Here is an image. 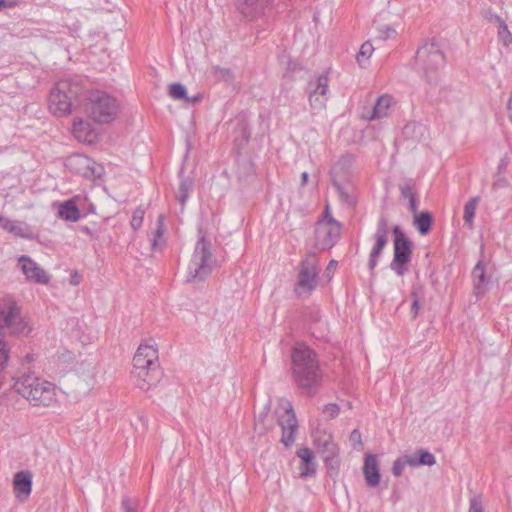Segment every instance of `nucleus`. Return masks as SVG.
Returning a JSON list of instances; mask_svg holds the SVG:
<instances>
[{
  "label": "nucleus",
  "instance_id": "nucleus-1",
  "mask_svg": "<svg viewBox=\"0 0 512 512\" xmlns=\"http://www.w3.org/2000/svg\"><path fill=\"white\" fill-rule=\"evenodd\" d=\"M291 370L298 388L307 396H314L322 384V373L316 353L303 343L294 346Z\"/></svg>",
  "mask_w": 512,
  "mask_h": 512
},
{
  "label": "nucleus",
  "instance_id": "nucleus-2",
  "mask_svg": "<svg viewBox=\"0 0 512 512\" xmlns=\"http://www.w3.org/2000/svg\"><path fill=\"white\" fill-rule=\"evenodd\" d=\"M81 84L73 79H61L48 95V110L55 117L69 116L82 94Z\"/></svg>",
  "mask_w": 512,
  "mask_h": 512
},
{
  "label": "nucleus",
  "instance_id": "nucleus-3",
  "mask_svg": "<svg viewBox=\"0 0 512 512\" xmlns=\"http://www.w3.org/2000/svg\"><path fill=\"white\" fill-rule=\"evenodd\" d=\"M14 388L18 394L34 406L49 407L57 402L54 384L33 373L23 374L19 377L14 383Z\"/></svg>",
  "mask_w": 512,
  "mask_h": 512
},
{
  "label": "nucleus",
  "instance_id": "nucleus-4",
  "mask_svg": "<svg viewBox=\"0 0 512 512\" xmlns=\"http://www.w3.org/2000/svg\"><path fill=\"white\" fill-rule=\"evenodd\" d=\"M86 114L98 124H110L115 121L120 112L119 101L111 94L102 91H91L86 103Z\"/></svg>",
  "mask_w": 512,
  "mask_h": 512
},
{
  "label": "nucleus",
  "instance_id": "nucleus-5",
  "mask_svg": "<svg viewBox=\"0 0 512 512\" xmlns=\"http://www.w3.org/2000/svg\"><path fill=\"white\" fill-rule=\"evenodd\" d=\"M215 265V259L211 252V243L205 236L197 241L191 259L187 267V281H203Z\"/></svg>",
  "mask_w": 512,
  "mask_h": 512
},
{
  "label": "nucleus",
  "instance_id": "nucleus-6",
  "mask_svg": "<svg viewBox=\"0 0 512 512\" xmlns=\"http://www.w3.org/2000/svg\"><path fill=\"white\" fill-rule=\"evenodd\" d=\"M2 330L13 335H28L32 331L28 320L22 317L19 306L10 298L0 299V331Z\"/></svg>",
  "mask_w": 512,
  "mask_h": 512
},
{
  "label": "nucleus",
  "instance_id": "nucleus-7",
  "mask_svg": "<svg viewBox=\"0 0 512 512\" xmlns=\"http://www.w3.org/2000/svg\"><path fill=\"white\" fill-rule=\"evenodd\" d=\"M416 64L423 76L429 82H433L437 72L445 64V56L435 42L425 43L417 51Z\"/></svg>",
  "mask_w": 512,
  "mask_h": 512
},
{
  "label": "nucleus",
  "instance_id": "nucleus-8",
  "mask_svg": "<svg viewBox=\"0 0 512 512\" xmlns=\"http://www.w3.org/2000/svg\"><path fill=\"white\" fill-rule=\"evenodd\" d=\"M318 259L315 254L307 255L300 263L295 292L300 297H307L318 283Z\"/></svg>",
  "mask_w": 512,
  "mask_h": 512
},
{
  "label": "nucleus",
  "instance_id": "nucleus-9",
  "mask_svg": "<svg viewBox=\"0 0 512 512\" xmlns=\"http://www.w3.org/2000/svg\"><path fill=\"white\" fill-rule=\"evenodd\" d=\"M329 212L330 207L327 205L324 218L317 222L315 228V245L321 250L333 247L341 234V224Z\"/></svg>",
  "mask_w": 512,
  "mask_h": 512
},
{
  "label": "nucleus",
  "instance_id": "nucleus-10",
  "mask_svg": "<svg viewBox=\"0 0 512 512\" xmlns=\"http://www.w3.org/2000/svg\"><path fill=\"white\" fill-rule=\"evenodd\" d=\"M393 234L394 256L390 267L398 276H403L407 272V264L411 260L412 243L399 226L393 228Z\"/></svg>",
  "mask_w": 512,
  "mask_h": 512
},
{
  "label": "nucleus",
  "instance_id": "nucleus-11",
  "mask_svg": "<svg viewBox=\"0 0 512 512\" xmlns=\"http://www.w3.org/2000/svg\"><path fill=\"white\" fill-rule=\"evenodd\" d=\"M276 415L282 429L281 442L285 446H289L295 441V434L298 428V421L291 402L287 399H280Z\"/></svg>",
  "mask_w": 512,
  "mask_h": 512
},
{
  "label": "nucleus",
  "instance_id": "nucleus-12",
  "mask_svg": "<svg viewBox=\"0 0 512 512\" xmlns=\"http://www.w3.org/2000/svg\"><path fill=\"white\" fill-rule=\"evenodd\" d=\"M66 165L77 174L90 179L99 178L104 173V168L101 164L81 154L69 157Z\"/></svg>",
  "mask_w": 512,
  "mask_h": 512
},
{
  "label": "nucleus",
  "instance_id": "nucleus-13",
  "mask_svg": "<svg viewBox=\"0 0 512 512\" xmlns=\"http://www.w3.org/2000/svg\"><path fill=\"white\" fill-rule=\"evenodd\" d=\"M99 368L95 361L84 360L76 367L77 385L83 393H89L98 383Z\"/></svg>",
  "mask_w": 512,
  "mask_h": 512
},
{
  "label": "nucleus",
  "instance_id": "nucleus-14",
  "mask_svg": "<svg viewBox=\"0 0 512 512\" xmlns=\"http://www.w3.org/2000/svg\"><path fill=\"white\" fill-rule=\"evenodd\" d=\"M18 265L27 281L40 285H47L49 283V274L31 257L21 255L18 258Z\"/></svg>",
  "mask_w": 512,
  "mask_h": 512
},
{
  "label": "nucleus",
  "instance_id": "nucleus-15",
  "mask_svg": "<svg viewBox=\"0 0 512 512\" xmlns=\"http://www.w3.org/2000/svg\"><path fill=\"white\" fill-rule=\"evenodd\" d=\"M72 134L74 138L84 144H95L98 142L101 132L90 121L77 117L72 123Z\"/></svg>",
  "mask_w": 512,
  "mask_h": 512
},
{
  "label": "nucleus",
  "instance_id": "nucleus-16",
  "mask_svg": "<svg viewBox=\"0 0 512 512\" xmlns=\"http://www.w3.org/2000/svg\"><path fill=\"white\" fill-rule=\"evenodd\" d=\"M328 77L321 75L315 82L309 83V103L313 110H322L328 101Z\"/></svg>",
  "mask_w": 512,
  "mask_h": 512
},
{
  "label": "nucleus",
  "instance_id": "nucleus-17",
  "mask_svg": "<svg viewBox=\"0 0 512 512\" xmlns=\"http://www.w3.org/2000/svg\"><path fill=\"white\" fill-rule=\"evenodd\" d=\"M389 235V224L388 219L385 216H381L377 223V229L375 232V245L372 248L369 256V268L374 270L377 265L378 259L382 253V250L388 243Z\"/></svg>",
  "mask_w": 512,
  "mask_h": 512
},
{
  "label": "nucleus",
  "instance_id": "nucleus-18",
  "mask_svg": "<svg viewBox=\"0 0 512 512\" xmlns=\"http://www.w3.org/2000/svg\"><path fill=\"white\" fill-rule=\"evenodd\" d=\"M159 367L158 350L153 345L142 344L133 357V370Z\"/></svg>",
  "mask_w": 512,
  "mask_h": 512
},
{
  "label": "nucleus",
  "instance_id": "nucleus-19",
  "mask_svg": "<svg viewBox=\"0 0 512 512\" xmlns=\"http://www.w3.org/2000/svg\"><path fill=\"white\" fill-rule=\"evenodd\" d=\"M132 376L136 387L143 391H148L159 382V367L132 370Z\"/></svg>",
  "mask_w": 512,
  "mask_h": 512
},
{
  "label": "nucleus",
  "instance_id": "nucleus-20",
  "mask_svg": "<svg viewBox=\"0 0 512 512\" xmlns=\"http://www.w3.org/2000/svg\"><path fill=\"white\" fill-rule=\"evenodd\" d=\"M343 169H344V164L342 163V161H339L332 168V171H331L332 182L338 191V194H339V197H340V200L342 201V203L351 206V205H354L355 199L351 193L352 189L344 186V184L342 183V180L344 179V175L342 176V173L345 174Z\"/></svg>",
  "mask_w": 512,
  "mask_h": 512
},
{
  "label": "nucleus",
  "instance_id": "nucleus-21",
  "mask_svg": "<svg viewBox=\"0 0 512 512\" xmlns=\"http://www.w3.org/2000/svg\"><path fill=\"white\" fill-rule=\"evenodd\" d=\"M314 444L323 455L324 460H333L338 454V448L330 433L317 431L314 435Z\"/></svg>",
  "mask_w": 512,
  "mask_h": 512
},
{
  "label": "nucleus",
  "instance_id": "nucleus-22",
  "mask_svg": "<svg viewBox=\"0 0 512 512\" xmlns=\"http://www.w3.org/2000/svg\"><path fill=\"white\" fill-rule=\"evenodd\" d=\"M13 491L15 497L24 502L32 491V474L29 471H19L14 475Z\"/></svg>",
  "mask_w": 512,
  "mask_h": 512
},
{
  "label": "nucleus",
  "instance_id": "nucleus-23",
  "mask_svg": "<svg viewBox=\"0 0 512 512\" xmlns=\"http://www.w3.org/2000/svg\"><path fill=\"white\" fill-rule=\"evenodd\" d=\"M474 294L477 297L483 296L490 287L491 278L486 274V269L482 261H479L472 271Z\"/></svg>",
  "mask_w": 512,
  "mask_h": 512
},
{
  "label": "nucleus",
  "instance_id": "nucleus-24",
  "mask_svg": "<svg viewBox=\"0 0 512 512\" xmlns=\"http://www.w3.org/2000/svg\"><path fill=\"white\" fill-rule=\"evenodd\" d=\"M363 474L368 486L375 487L380 483L381 475L376 455H366L363 467Z\"/></svg>",
  "mask_w": 512,
  "mask_h": 512
},
{
  "label": "nucleus",
  "instance_id": "nucleus-25",
  "mask_svg": "<svg viewBox=\"0 0 512 512\" xmlns=\"http://www.w3.org/2000/svg\"><path fill=\"white\" fill-rule=\"evenodd\" d=\"M266 2V0H237L236 6L246 18H254L263 11Z\"/></svg>",
  "mask_w": 512,
  "mask_h": 512
},
{
  "label": "nucleus",
  "instance_id": "nucleus-26",
  "mask_svg": "<svg viewBox=\"0 0 512 512\" xmlns=\"http://www.w3.org/2000/svg\"><path fill=\"white\" fill-rule=\"evenodd\" d=\"M0 227L20 238L31 239L33 237V233L28 225L22 222L12 221L4 216L3 220L0 222Z\"/></svg>",
  "mask_w": 512,
  "mask_h": 512
},
{
  "label": "nucleus",
  "instance_id": "nucleus-27",
  "mask_svg": "<svg viewBox=\"0 0 512 512\" xmlns=\"http://www.w3.org/2000/svg\"><path fill=\"white\" fill-rule=\"evenodd\" d=\"M403 135L412 142H421L428 137V128L419 122H409L403 128Z\"/></svg>",
  "mask_w": 512,
  "mask_h": 512
},
{
  "label": "nucleus",
  "instance_id": "nucleus-28",
  "mask_svg": "<svg viewBox=\"0 0 512 512\" xmlns=\"http://www.w3.org/2000/svg\"><path fill=\"white\" fill-rule=\"evenodd\" d=\"M392 104L393 98L390 95L385 94L380 96L377 99L376 103L374 104L371 115L368 116L366 119L371 121L387 117L388 111L391 108Z\"/></svg>",
  "mask_w": 512,
  "mask_h": 512
},
{
  "label": "nucleus",
  "instance_id": "nucleus-29",
  "mask_svg": "<svg viewBox=\"0 0 512 512\" xmlns=\"http://www.w3.org/2000/svg\"><path fill=\"white\" fill-rule=\"evenodd\" d=\"M58 214L60 218L66 221L76 222L80 219V211L76 206L74 200H67L63 202L60 207Z\"/></svg>",
  "mask_w": 512,
  "mask_h": 512
},
{
  "label": "nucleus",
  "instance_id": "nucleus-30",
  "mask_svg": "<svg viewBox=\"0 0 512 512\" xmlns=\"http://www.w3.org/2000/svg\"><path fill=\"white\" fill-rule=\"evenodd\" d=\"M164 219L165 217L162 214H160L157 218V228L151 239V248L153 251H161L166 244V240L163 236L165 230Z\"/></svg>",
  "mask_w": 512,
  "mask_h": 512
},
{
  "label": "nucleus",
  "instance_id": "nucleus-31",
  "mask_svg": "<svg viewBox=\"0 0 512 512\" xmlns=\"http://www.w3.org/2000/svg\"><path fill=\"white\" fill-rule=\"evenodd\" d=\"M169 96L174 100H182L186 103H195L200 99V96L189 97L186 88L181 83H172L169 85Z\"/></svg>",
  "mask_w": 512,
  "mask_h": 512
},
{
  "label": "nucleus",
  "instance_id": "nucleus-32",
  "mask_svg": "<svg viewBox=\"0 0 512 512\" xmlns=\"http://www.w3.org/2000/svg\"><path fill=\"white\" fill-rule=\"evenodd\" d=\"M373 52L374 47L371 42L366 41L361 45L359 52L356 55V61L361 68L367 67Z\"/></svg>",
  "mask_w": 512,
  "mask_h": 512
},
{
  "label": "nucleus",
  "instance_id": "nucleus-33",
  "mask_svg": "<svg viewBox=\"0 0 512 512\" xmlns=\"http://www.w3.org/2000/svg\"><path fill=\"white\" fill-rule=\"evenodd\" d=\"M432 224V217L430 213L423 212L421 214H416L414 219V225L421 235H426L429 233Z\"/></svg>",
  "mask_w": 512,
  "mask_h": 512
},
{
  "label": "nucleus",
  "instance_id": "nucleus-34",
  "mask_svg": "<svg viewBox=\"0 0 512 512\" xmlns=\"http://www.w3.org/2000/svg\"><path fill=\"white\" fill-rule=\"evenodd\" d=\"M479 201V197H473L464 206V220L469 228L473 227V219Z\"/></svg>",
  "mask_w": 512,
  "mask_h": 512
},
{
  "label": "nucleus",
  "instance_id": "nucleus-35",
  "mask_svg": "<svg viewBox=\"0 0 512 512\" xmlns=\"http://www.w3.org/2000/svg\"><path fill=\"white\" fill-rule=\"evenodd\" d=\"M193 186V181L190 178H182L179 184V190L177 194V199L182 206L185 205L186 200L188 199L189 192L191 191Z\"/></svg>",
  "mask_w": 512,
  "mask_h": 512
},
{
  "label": "nucleus",
  "instance_id": "nucleus-36",
  "mask_svg": "<svg viewBox=\"0 0 512 512\" xmlns=\"http://www.w3.org/2000/svg\"><path fill=\"white\" fill-rule=\"evenodd\" d=\"M499 39L506 47H512V34L508 30L507 25L501 21L498 29Z\"/></svg>",
  "mask_w": 512,
  "mask_h": 512
},
{
  "label": "nucleus",
  "instance_id": "nucleus-37",
  "mask_svg": "<svg viewBox=\"0 0 512 512\" xmlns=\"http://www.w3.org/2000/svg\"><path fill=\"white\" fill-rule=\"evenodd\" d=\"M144 215H145V210L142 207L136 208L135 211L133 212L130 225L134 231H137L141 228L143 219H144Z\"/></svg>",
  "mask_w": 512,
  "mask_h": 512
},
{
  "label": "nucleus",
  "instance_id": "nucleus-38",
  "mask_svg": "<svg viewBox=\"0 0 512 512\" xmlns=\"http://www.w3.org/2000/svg\"><path fill=\"white\" fill-rule=\"evenodd\" d=\"M419 457L417 460L418 466L420 465H426V466H433L436 463L435 456L426 450H419L418 451Z\"/></svg>",
  "mask_w": 512,
  "mask_h": 512
},
{
  "label": "nucleus",
  "instance_id": "nucleus-39",
  "mask_svg": "<svg viewBox=\"0 0 512 512\" xmlns=\"http://www.w3.org/2000/svg\"><path fill=\"white\" fill-rule=\"evenodd\" d=\"M316 472L314 462H301L299 466V475L302 478L313 476Z\"/></svg>",
  "mask_w": 512,
  "mask_h": 512
},
{
  "label": "nucleus",
  "instance_id": "nucleus-40",
  "mask_svg": "<svg viewBox=\"0 0 512 512\" xmlns=\"http://www.w3.org/2000/svg\"><path fill=\"white\" fill-rule=\"evenodd\" d=\"M9 359V347L7 342L0 336V370H3Z\"/></svg>",
  "mask_w": 512,
  "mask_h": 512
},
{
  "label": "nucleus",
  "instance_id": "nucleus-41",
  "mask_svg": "<svg viewBox=\"0 0 512 512\" xmlns=\"http://www.w3.org/2000/svg\"><path fill=\"white\" fill-rule=\"evenodd\" d=\"M340 412V408L336 403H329L325 405L322 409V413L328 419H333L338 416Z\"/></svg>",
  "mask_w": 512,
  "mask_h": 512
},
{
  "label": "nucleus",
  "instance_id": "nucleus-42",
  "mask_svg": "<svg viewBox=\"0 0 512 512\" xmlns=\"http://www.w3.org/2000/svg\"><path fill=\"white\" fill-rule=\"evenodd\" d=\"M122 510L123 512H139L137 501L129 497H124L122 499Z\"/></svg>",
  "mask_w": 512,
  "mask_h": 512
},
{
  "label": "nucleus",
  "instance_id": "nucleus-43",
  "mask_svg": "<svg viewBox=\"0 0 512 512\" xmlns=\"http://www.w3.org/2000/svg\"><path fill=\"white\" fill-rule=\"evenodd\" d=\"M297 456L301 459V462H313L314 453L307 447H301L297 451Z\"/></svg>",
  "mask_w": 512,
  "mask_h": 512
},
{
  "label": "nucleus",
  "instance_id": "nucleus-44",
  "mask_svg": "<svg viewBox=\"0 0 512 512\" xmlns=\"http://www.w3.org/2000/svg\"><path fill=\"white\" fill-rule=\"evenodd\" d=\"M407 467V465L404 463V461L401 459V457H398L393 462L392 472L394 476L400 477L403 474L404 469Z\"/></svg>",
  "mask_w": 512,
  "mask_h": 512
},
{
  "label": "nucleus",
  "instance_id": "nucleus-45",
  "mask_svg": "<svg viewBox=\"0 0 512 512\" xmlns=\"http://www.w3.org/2000/svg\"><path fill=\"white\" fill-rule=\"evenodd\" d=\"M468 512H484L480 496H474L470 499V506Z\"/></svg>",
  "mask_w": 512,
  "mask_h": 512
},
{
  "label": "nucleus",
  "instance_id": "nucleus-46",
  "mask_svg": "<svg viewBox=\"0 0 512 512\" xmlns=\"http://www.w3.org/2000/svg\"><path fill=\"white\" fill-rule=\"evenodd\" d=\"M380 38L385 40L396 35V30L390 26H383L379 30Z\"/></svg>",
  "mask_w": 512,
  "mask_h": 512
},
{
  "label": "nucleus",
  "instance_id": "nucleus-47",
  "mask_svg": "<svg viewBox=\"0 0 512 512\" xmlns=\"http://www.w3.org/2000/svg\"><path fill=\"white\" fill-rule=\"evenodd\" d=\"M401 195L408 200L416 196L415 191L410 184H405L401 187Z\"/></svg>",
  "mask_w": 512,
  "mask_h": 512
},
{
  "label": "nucleus",
  "instance_id": "nucleus-48",
  "mask_svg": "<svg viewBox=\"0 0 512 512\" xmlns=\"http://www.w3.org/2000/svg\"><path fill=\"white\" fill-rule=\"evenodd\" d=\"M350 440L353 442L354 446L362 447V437L359 430L354 429L350 434Z\"/></svg>",
  "mask_w": 512,
  "mask_h": 512
},
{
  "label": "nucleus",
  "instance_id": "nucleus-49",
  "mask_svg": "<svg viewBox=\"0 0 512 512\" xmlns=\"http://www.w3.org/2000/svg\"><path fill=\"white\" fill-rule=\"evenodd\" d=\"M217 77L225 81L232 80L233 76L229 69L219 68L216 70Z\"/></svg>",
  "mask_w": 512,
  "mask_h": 512
},
{
  "label": "nucleus",
  "instance_id": "nucleus-50",
  "mask_svg": "<svg viewBox=\"0 0 512 512\" xmlns=\"http://www.w3.org/2000/svg\"><path fill=\"white\" fill-rule=\"evenodd\" d=\"M401 459L404 461V463L407 466H411V467L418 466V463H417L418 457L416 455H404L401 457Z\"/></svg>",
  "mask_w": 512,
  "mask_h": 512
},
{
  "label": "nucleus",
  "instance_id": "nucleus-51",
  "mask_svg": "<svg viewBox=\"0 0 512 512\" xmlns=\"http://www.w3.org/2000/svg\"><path fill=\"white\" fill-rule=\"evenodd\" d=\"M422 294H423V286L422 285L417 284V285L413 286L412 291H411L412 299H415V297H416V299L420 300Z\"/></svg>",
  "mask_w": 512,
  "mask_h": 512
},
{
  "label": "nucleus",
  "instance_id": "nucleus-52",
  "mask_svg": "<svg viewBox=\"0 0 512 512\" xmlns=\"http://www.w3.org/2000/svg\"><path fill=\"white\" fill-rule=\"evenodd\" d=\"M420 311V300L419 299H413L412 301V305H411V313H412V318H416L418 313Z\"/></svg>",
  "mask_w": 512,
  "mask_h": 512
},
{
  "label": "nucleus",
  "instance_id": "nucleus-53",
  "mask_svg": "<svg viewBox=\"0 0 512 512\" xmlns=\"http://www.w3.org/2000/svg\"><path fill=\"white\" fill-rule=\"evenodd\" d=\"M409 208H410V211L414 215L417 214V200H416V196L409 199Z\"/></svg>",
  "mask_w": 512,
  "mask_h": 512
},
{
  "label": "nucleus",
  "instance_id": "nucleus-54",
  "mask_svg": "<svg viewBox=\"0 0 512 512\" xmlns=\"http://www.w3.org/2000/svg\"><path fill=\"white\" fill-rule=\"evenodd\" d=\"M336 267H337V261L331 260L326 267L327 275H330L331 273H333L335 271Z\"/></svg>",
  "mask_w": 512,
  "mask_h": 512
},
{
  "label": "nucleus",
  "instance_id": "nucleus-55",
  "mask_svg": "<svg viewBox=\"0 0 512 512\" xmlns=\"http://www.w3.org/2000/svg\"><path fill=\"white\" fill-rule=\"evenodd\" d=\"M509 186V182L505 178H501L495 182V188L497 187H507Z\"/></svg>",
  "mask_w": 512,
  "mask_h": 512
},
{
  "label": "nucleus",
  "instance_id": "nucleus-56",
  "mask_svg": "<svg viewBox=\"0 0 512 512\" xmlns=\"http://www.w3.org/2000/svg\"><path fill=\"white\" fill-rule=\"evenodd\" d=\"M79 279H80V276L78 275V273H77V272H75V273L71 276V280H70V282H71V284H72V285L76 286V285H78V284H79V282H80V280H79Z\"/></svg>",
  "mask_w": 512,
  "mask_h": 512
},
{
  "label": "nucleus",
  "instance_id": "nucleus-57",
  "mask_svg": "<svg viewBox=\"0 0 512 512\" xmlns=\"http://www.w3.org/2000/svg\"><path fill=\"white\" fill-rule=\"evenodd\" d=\"M309 174L307 172H303L301 174V186H305L308 182Z\"/></svg>",
  "mask_w": 512,
  "mask_h": 512
},
{
  "label": "nucleus",
  "instance_id": "nucleus-58",
  "mask_svg": "<svg viewBox=\"0 0 512 512\" xmlns=\"http://www.w3.org/2000/svg\"><path fill=\"white\" fill-rule=\"evenodd\" d=\"M508 112H509V118L512 121V96L510 97L508 101Z\"/></svg>",
  "mask_w": 512,
  "mask_h": 512
},
{
  "label": "nucleus",
  "instance_id": "nucleus-59",
  "mask_svg": "<svg viewBox=\"0 0 512 512\" xmlns=\"http://www.w3.org/2000/svg\"><path fill=\"white\" fill-rule=\"evenodd\" d=\"M34 360V357L32 354H27L25 356V361H27L28 363L32 362Z\"/></svg>",
  "mask_w": 512,
  "mask_h": 512
},
{
  "label": "nucleus",
  "instance_id": "nucleus-60",
  "mask_svg": "<svg viewBox=\"0 0 512 512\" xmlns=\"http://www.w3.org/2000/svg\"><path fill=\"white\" fill-rule=\"evenodd\" d=\"M4 6H5V5H4V1H3V0H0V8H1V7H4Z\"/></svg>",
  "mask_w": 512,
  "mask_h": 512
},
{
  "label": "nucleus",
  "instance_id": "nucleus-61",
  "mask_svg": "<svg viewBox=\"0 0 512 512\" xmlns=\"http://www.w3.org/2000/svg\"><path fill=\"white\" fill-rule=\"evenodd\" d=\"M2 220H3V216H2V215H0V222H1Z\"/></svg>",
  "mask_w": 512,
  "mask_h": 512
}]
</instances>
